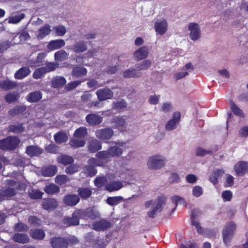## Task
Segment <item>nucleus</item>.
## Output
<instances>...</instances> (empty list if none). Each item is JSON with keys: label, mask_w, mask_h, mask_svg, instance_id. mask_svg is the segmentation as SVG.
Masks as SVG:
<instances>
[{"label": "nucleus", "mask_w": 248, "mask_h": 248, "mask_svg": "<svg viewBox=\"0 0 248 248\" xmlns=\"http://www.w3.org/2000/svg\"><path fill=\"white\" fill-rule=\"evenodd\" d=\"M85 80V79L83 80L82 81L80 80H76L70 82L68 83V84L66 86V89L68 91L73 90L75 89L77 86L79 85L82 82H83Z\"/></svg>", "instance_id": "58"}, {"label": "nucleus", "mask_w": 248, "mask_h": 248, "mask_svg": "<svg viewBox=\"0 0 248 248\" xmlns=\"http://www.w3.org/2000/svg\"><path fill=\"white\" fill-rule=\"evenodd\" d=\"M171 201L174 204H175V206L174 208H173L171 210V213L174 212V211L175 210L176 208L179 203H181L182 202H185V200L184 198L179 196H174L171 197Z\"/></svg>", "instance_id": "56"}, {"label": "nucleus", "mask_w": 248, "mask_h": 248, "mask_svg": "<svg viewBox=\"0 0 248 248\" xmlns=\"http://www.w3.org/2000/svg\"><path fill=\"white\" fill-rule=\"evenodd\" d=\"M230 108L233 113L237 116L244 117L245 114L243 111L234 103V102L230 100Z\"/></svg>", "instance_id": "46"}, {"label": "nucleus", "mask_w": 248, "mask_h": 248, "mask_svg": "<svg viewBox=\"0 0 248 248\" xmlns=\"http://www.w3.org/2000/svg\"><path fill=\"white\" fill-rule=\"evenodd\" d=\"M26 110L25 106H16L8 111V114L11 116H15L21 114Z\"/></svg>", "instance_id": "38"}, {"label": "nucleus", "mask_w": 248, "mask_h": 248, "mask_svg": "<svg viewBox=\"0 0 248 248\" xmlns=\"http://www.w3.org/2000/svg\"><path fill=\"white\" fill-rule=\"evenodd\" d=\"M30 235L34 239L42 240L45 238L46 233L41 229H32L30 230Z\"/></svg>", "instance_id": "22"}, {"label": "nucleus", "mask_w": 248, "mask_h": 248, "mask_svg": "<svg viewBox=\"0 0 248 248\" xmlns=\"http://www.w3.org/2000/svg\"><path fill=\"white\" fill-rule=\"evenodd\" d=\"M96 94L100 101L111 99L114 95L113 92L108 87L99 89L96 91Z\"/></svg>", "instance_id": "7"}, {"label": "nucleus", "mask_w": 248, "mask_h": 248, "mask_svg": "<svg viewBox=\"0 0 248 248\" xmlns=\"http://www.w3.org/2000/svg\"><path fill=\"white\" fill-rule=\"evenodd\" d=\"M78 196L82 200H86L92 194L93 191L89 187H79L77 190Z\"/></svg>", "instance_id": "24"}, {"label": "nucleus", "mask_w": 248, "mask_h": 248, "mask_svg": "<svg viewBox=\"0 0 248 248\" xmlns=\"http://www.w3.org/2000/svg\"><path fill=\"white\" fill-rule=\"evenodd\" d=\"M141 76V73L135 69H128L123 72V76L124 78H139Z\"/></svg>", "instance_id": "31"}, {"label": "nucleus", "mask_w": 248, "mask_h": 248, "mask_svg": "<svg viewBox=\"0 0 248 248\" xmlns=\"http://www.w3.org/2000/svg\"><path fill=\"white\" fill-rule=\"evenodd\" d=\"M57 172V168L54 165L46 167L42 169L41 172L45 177H51L55 175Z\"/></svg>", "instance_id": "26"}, {"label": "nucleus", "mask_w": 248, "mask_h": 248, "mask_svg": "<svg viewBox=\"0 0 248 248\" xmlns=\"http://www.w3.org/2000/svg\"><path fill=\"white\" fill-rule=\"evenodd\" d=\"M41 205L45 210L53 211L57 207L58 204L55 199H45L43 200Z\"/></svg>", "instance_id": "12"}, {"label": "nucleus", "mask_w": 248, "mask_h": 248, "mask_svg": "<svg viewBox=\"0 0 248 248\" xmlns=\"http://www.w3.org/2000/svg\"><path fill=\"white\" fill-rule=\"evenodd\" d=\"M45 149L48 153L56 154L58 152V147L55 144L51 143L46 147Z\"/></svg>", "instance_id": "63"}, {"label": "nucleus", "mask_w": 248, "mask_h": 248, "mask_svg": "<svg viewBox=\"0 0 248 248\" xmlns=\"http://www.w3.org/2000/svg\"><path fill=\"white\" fill-rule=\"evenodd\" d=\"M79 201V197L76 194H67L63 198L65 204L70 206L76 205Z\"/></svg>", "instance_id": "15"}, {"label": "nucleus", "mask_w": 248, "mask_h": 248, "mask_svg": "<svg viewBox=\"0 0 248 248\" xmlns=\"http://www.w3.org/2000/svg\"><path fill=\"white\" fill-rule=\"evenodd\" d=\"M88 134L87 129L84 126H81L77 129L74 133V136L78 139H82L85 137Z\"/></svg>", "instance_id": "40"}, {"label": "nucleus", "mask_w": 248, "mask_h": 248, "mask_svg": "<svg viewBox=\"0 0 248 248\" xmlns=\"http://www.w3.org/2000/svg\"><path fill=\"white\" fill-rule=\"evenodd\" d=\"M54 30L55 31L57 34L60 36H63L66 32V28L62 25L56 26L54 28Z\"/></svg>", "instance_id": "64"}, {"label": "nucleus", "mask_w": 248, "mask_h": 248, "mask_svg": "<svg viewBox=\"0 0 248 248\" xmlns=\"http://www.w3.org/2000/svg\"><path fill=\"white\" fill-rule=\"evenodd\" d=\"M237 225L235 222L231 221L225 224L222 230L223 240L226 246L230 245V242L233 237Z\"/></svg>", "instance_id": "2"}, {"label": "nucleus", "mask_w": 248, "mask_h": 248, "mask_svg": "<svg viewBox=\"0 0 248 248\" xmlns=\"http://www.w3.org/2000/svg\"><path fill=\"white\" fill-rule=\"evenodd\" d=\"M181 113L179 111L174 112L172 118L166 124L167 130H172L175 128L176 124L179 123L181 118Z\"/></svg>", "instance_id": "11"}, {"label": "nucleus", "mask_w": 248, "mask_h": 248, "mask_svg": "<svg viewBox=\"0 0 248 248\" xmlns=\"http://www.w3.org/2000/svg\"><path fill=\"white\" fill-rule=\"evenodd\" d=\"M25 15L23 13H21L19 15L11 16L9 18L8 23L10 24H16L19 23L22 19L25 18Z\"/></svg>", "instance_id": "51"}, {"label": "nucleus", "mask_w": 248, "mask_h": 248, "mask_svg": "<svg viewBox=\"0 0 248 248\" xmlns=\"http://www.w3.org/2000/svg\"><path fill=\"white\" fill-rule=\"evenodd\" d=\"M78 170V167L76 164H70L65 169V172L67 174H73Z\"/></svg>", "instance_id": "59"}, {"label": "nucleus", "mask_w": 248, "mask_h": 248, "mask_svg": "<svg viewBox=\"0 0 248 248\" xmlns=\"http://www.w3.org/2000/svg\"><path fill=\"white\" fill-rule=\"evenodd\" d=\"M26 154L31 157L38 156L43 153V150L37 145H30L26 147Z\"/></svg>", "instance_id": "18"}, {"label": "nucleus", "mask_w": 248, "mask_h": 248, "mask_svg": "<svg viewBox=\"0 0 248 248\" xmlns=\"http://www.w3.org/2000/svg\"><path fill=\"white\" fill-rule=\"evenodd\" d=\"M44 190L48 194H53L59 192L60 187L55 184H51L46 186Z\"/></svg>", "instance_id": "41"}, {"label": "nucleus", "mask_w": 248, "mask_h": 248, "mask_svg": "<svg viewBox=\"0 0 248 248\" xmlns=\"http://www.w3.org/2000/svg\"><path fill=\"white\" fill-rule=\"evenodd\" d=\"M106 181V178L104 176L97 177L94 180V183L96 186L101 187L104 186Z\"/></svg>", "instance_id": "57"}, {"label": "nucleus", "mask_w": 248, "mask_h": 248, "mask_svg": "<svg viewBox=\"0 0 248 248\" xmlns=\"http://www.w3.org/2000/svg\"><path fill=\"white\" fill-rule=\"evenodd\" d=\"M123 186V184L120 181H112L107 185L106 189L112 192L120 189Z\"/></svg>", "instance_id": "37"}, {"label": "nucleus", "mask_w": 248, "mask_h": 248, "mask_svg": "<svg viewBox=\"0 0 248 248\" xmlns=\"http://www.w3.org/2000/svg\"><path fill=\"white\" fill-rule=\"evenodd\" d=\"M85 173L89 176L93 177L97 173V170L94 166L92 165H87L84 168Z\"/></svg>", "instance_id": "52"}, {"label": "nucleus", "mask_w": 248, "mask_h": 248, "mask_svg": "<svg viewBox=\"0 0 248 248\" xmlns=\"http://www.w3.org/2000/svg\"><path fill=\"white\" fill-rule=\"evenodd\" d=\"M80 219L84 220H93L97 217V215L93 209L91 208L77 209Z\"/></svg>", "instance_id": "4"}, {"label": "nucleus", "mask_w": 248, "mask_h": 248, "mask_svg": "<svg viewBox=\"0 0 248 248\" xmlns=\"http://www.w3.org/2000/svg\"><path fill=\"white\" fill-rule=\"evenodd\" d=\"M248 169V162L241 161L237 162L234 167V170L238 175H244Z\"/></svg>", "instance_id": "14"}, {"label": "nucleus", "mask_w": 248, "mask_h": 248, "mask_svg": "<svg viewBox=\"0 0 248 248\" xmlns=\"http://www.w3.org/2000/svg\"><path fill=\"white\" fill-rule=\"evenodd\" d=\"M111 123L114 124L112 126L113 128L120 129L124 127L126 122L125 120L123 117L117 116L113 119Z\"/></svg>", "instance_id": "32"}, {"label": "nucleus", "mask_w": 248, "mask_h": 248, "mask_svg": "<svg viewBox=\"0 0 248 248\" xmlns=\"http://www.w3.org/2000/svg\"><path fill=\"white\" fill-rule=\"evenodd\" d=\"M114 134L113 130L110 128L97 129L95 131L96 137L101 140L110 139Z\"/></svg>", "instance_id": "8"}, {"label": "nucleus", "mask_w": 248, "mask_h": 248, "mask_svg": "<svg viewBox=\"0 0 248 248\" xmlns=\"http://www.w3.org/2000/svg\"><path fill=\"white\" fill-rule=\"evenodd\" d=\"M57 161L59 163L67 166L72 164L74 162V159L73 157L71 156L66 155H62L58 157Z\"/></svg>", "instance_id": "28"}, {"label": "nucleus", "mask_w": 248, "mask_h": 248, "mask_svg": "<svg viewBox=\"0 0 248 248\" xmlns=\"http://www.w3.org/2000/svg\"><path fill=\"white\" fill-rule=\"evenodd\" d=\"M17 87L16 82L10 80L8 79L0 81V88L4 91H9L15 89Z\"/></svg>", "instance_id": "21"}, {"label": "nucleus", "mask_w": 248, "mask_h": 248, "mask_svg": "<svg viewBox=\"0 0 248 248\" xmlns=\"http://www.w3.org/2000/svg\"><path fill=\"white\" fill-rule=\"evenodd\" d=\"M8 130L9 132L14 133H19L24 130V127L22 124L18 123L17 124H11L9 126Z\"/></svg>", "instance_id": "45"}, {"label": "nucleus", "mask_w": 248, "mask_h": 248, "mask_svg": "<svg viewBox=\"0 0 248 248\" xmlns=\"http://www.w3.org/2000/svg\"><path fill=\"white\" fill-rule=\"evenodd\" d=\"M71 49L76 53H82L87 49V45L83 41L76 43L72 46Z\"/></svg>", "instance_id": "27"}, {"label": "nucleus", "mask_w": 248, "mask_h": 248, "mask_svg": "<svg viewBox=\"0 0 248 248\" xmlns=\"http://www.w3.org/2000/svg\"><path fill=\"white\" fill-rule=\"evenodd\" d=\"M111 226L109 221L105 219H101L96 221L93 224V228L97 231H104L108 229Z\"/></svg>", "instance_id": "17"}, {"label": "nucleus", "mask_w": 248, "mask_h": 248, "mask_svg": "<svg viewBox=\"0 0 248 248\" xmlns=\"http://www.w3.org/2000/svg\"><path fill=\"white\" fill-rule=\"evenodd\" d=\"M168 28V24L166 20L157 21L155 24V29L157 33L163 35L165 34Z\"/></svg>", "instance_id": "19"}, {"label": "nucleus", "mask_w": 248, "mask_h": 248, "mask_svg": "<svg viewBox=\"0 0 248 248\" xmlns=\"http://www.w3.org/2000/svg\"><path fill=\"white\" fill-rule=\"evenodd\" d=\"M212 152L210 150H207L202 147H198L196 150V154L197 156H203L207 154H212Z\"/></svg>", "instance_id": "62"}, {"label": "nucleus", "mask_w": 248, "mask_h": 248, "mask_svg": "<svg viewBox=\"0 0 248 248\" xmlns=\"http://www.w3.org/2000/svg\"><path fill=\"white\" fill-rule=\"evenodd\" d=\"M69 145L73 148L82 147L85 144V141L84 140H78L77 139H72L69 142Z\"/></svg>", "instance_id": "50"}, {"label": "nucleus", "mask_w": 248, "mask_h": 248, "mask_svg": "<svg viewBox=\"0 0 248 248\" xmlns=\"http://www.w3.org/2000/svg\"><path fill=\"white\" fill-rule=\"evenodd\" d=\"M95 156L98 159H106L111 157L108 149L106 151H102L96 153Z\"/></svg>", "instance_id": "54"}, {"label": "nucleus", "mask_w": 248, "mask_h": 248, "mask_svg": "<svg viewBox=\"0 0 248 248\" xmlns=\"http://www.w3.org/2000/svg\"><path fill=\"white\" fill-rule=\"evenodd\" d=\"M122 196L109 197L107 199V203L110 206H115L123 201Z\"/></svg>", "instance_id": "48"}, {"label": "nucleus", "mask_w": 248, "mask_h": 248, "mask_svg": "<svg viewBox=\"0 0 248 248\" xmlns=\"http://www.w3.org/2000/svg\"><path fill=\"white\" fill-rule=\"evenodd\" d=\"M156 201V205L147 213L148 216L150 218H154L156 212H160L162 211V205L166 202V197L162 196H159Z\"/></svg>", "instance_id": "6"}, {"label": "nucleus", "mask_w": 248, "mask_h": 248, "mask_svg": "<svg viewBox=\"0 0 248 248\" xmlns=\"http://www.w3.org/2000/svg\"><path fill=\"white\" fill-rule=\"evenodd\" d=\"M188 30L190 31L189 37L193 41L199 39L201 36L200 29L198 24L190 23L188 25Z\"/></svg>", "instance_id": "10"}, {"label": "nucleus", "mask_w": 248, "mask_h": 248, "mask_svg": "<svg viewBox=\"0 0 248 248\" xmlns=\"http://www.w3.org/2000/svg\"><path fill=\"white\" fill-rule=\"evenodd\" d=\"M108 150L111 157L119 156L123 152V149L117 146L110 147Z\"/></svg>", "instance_id": "49"}, {"label": "nucleus", "mask_w": 248, "mask_h": 248, "mask_svg": "<svg viewBox=\"0 0 248 248\" xmlns=\"http://www.w3.org/2000/svg\"><path fill=\"white\" fill-rule=\"evenodd\" d=\"M65 78L63 77H57L52 81V85L54 88L62 87L66 84Z\"/></svg>", "instance_id": "39"}, {"label": "nucleus", "mask_w": 248, "mask_h": 248, "mask_svg": "<svg viewBox=\"0 0 248 248\" xmlns=\"http://www.w3.org/2000/svg\"><path fill=\"white\" fill-rule=\"evenodd\" d=\"M147 165L151 169H159L164 165V160L161 159L159 155L153 156L149 158Z\"/></svg>", "instance_id": "5"}, {"label": "nucleus", "mask_w": 248, "mask_h": 248, "mask_svg": "<svg viewBox=\"0 0 248 248\" xmlns=\"http://www.w3.org/2000/svg\"><path fill=\"white\" fill-rule=\"evenodd\" d=\"M46 68L44 67H41L36 69L32 74V77L35 79L43 78L47 73Z\"/></svg>", "instance_id": "42"}, {"label": "nucleus", "mask_w": 248, "mask_h": 248, "mask_svg": "<svg viewBox=\"0 0 248 248\" xmlns=\"http://www.w3.org/2000/svg\"><path fill=\"white\" fill-rule=\"evenodd\" d=\"M31 73V70L28 66H23L19 69L15 74V78L22 79L27 77Z\"/></svg>", "instance_id": "23"}, {"label": "nucleus", "mask_w": 248, "mask_h": 248, "mask_svg": "<svg viewBox=\"0 0 248 248\" xmlns=\"http://www.w3.org/2000/svg\"><path fill=\"white\" fill-rule=\"evenodd\" d=\"M68 56V54L64 50H60L54 54L55 60L58 62H62L66 60Z\"/></svg>", "instance_id": "44"}, {"label": "nucleus", "mask_w": 248, "mask_h": 248, "mask_svg": "<svg viewBox=\"0 0 248 248\" xmlns=\"http://www.w3.org/2000/svg\"><path fill=\"white\" fill-rule=\"evenodd\" d=\"M51 31L50 27L48 24H46L41 27L38 30V33L36 37L38 40H41L49 34Z\"/></svg>", "instance_id": "29"}, {"label": "nucleus", "mask_w": 248, "mask_h": 248, "mask_svg": "<svg viewBox=\"0 0 248 248\" xmlns=\"http://www.w3.org/2000/svg\"><path fill=\"white\" fill-rule=\"evenodd\" d=\"M42 98V93L40 91H34L30 93L26 97L27 100L30 103L39 102Z\"/></svg>", "instance_id": "25"}, {"label": "nucleus", "mask_w": 248, "mask_h": 248, "mask_svg": "<svg viewBox=\"0 0 248 248\" xmlns=\"http://www.w3.org/2000/svg\"><path fill=\"white\" fill-rule=\"evenodd\" d=\"M65 44V42L63 39L52 40L48 45V48L51 50H55L63 47Z\"/></svg>", "instance_id": "34"}, {"label": "nucleus", "mask_w": 248, "mask_h": 248, "mask_svg": "<svg viewBox=\"0 0 248 248\" xmlns=\"http://www.w3.org/2000/svg\"><path fill=\"white\" fill-rule=\"evenodd\" d=\"M54 139L56 143L61 144L67 141L68 137L63 131H59L54 135Z\"/></svg>", "instance_id": "35"}, {"label": "nucleus", "mask_w": 248, "mask_h": 248, "mask_svg": "<svg viewBox=\"0 0 248 248\" xmlns=\"http://www.w3.org/2000/svg\"><path fill=\"white\" fill-rule=\"evenodd\" d=\"M152 65V62L150 60H144L140 63L136 64L135 67L138 71L145 70L149 69Z\"/></svg>", "instance_id": "47"}, {"label": "nucleus", "mask_w": 248, "mask_h": 248, "mask_svg": "<svg viewBox=\"0 0 248 248\" xmlns=\"http://www.w3.org/2000/svg\"><path fill=\"white\" fill-rule=\"evenodd\" d=\"M19 94L16 92L10 93L5 96L6 102L9 104L17 101L19 98Z\"/></svg>", "instance_id": "43"}, {"label": "nucleus", "mask_w": 248, "mask_h": 248, "mask_svg": "<svg viewBox=\"0 0 248 248\" xmlns=\"http://www.w3.org/2000/svg\"><path fill=\"white\" fill-rule=\"evenodd\" d=\"M4 200L15 196L16 194V190L14 188L6 187L0 189Z\"/></svg>", "instance_id": "33"}, {"label": "nucleus", "mask_w": 248, "mask_h": 248, "mask_svg": "<svg viewBox=\"0 0 248 248\" xmlns=\"http://www.w3.org/2000/svg\"><path fill=\"white\" fill-rule=\"evenodd\" d=\"M149 51L147 46H143L134 53V56L135 60L137 61L146 59L148 55Z\"/></svg>", "instance_id": "16"}, {"label": "nucleus", "mask_w": 248, "mask_h": 248, "mask_svg": "<svg viewBox=\"0 0 248 248\" xmlns=\"http://www.w3.org/2000/svg\"><path fill=\"white\" fill-rule=\"evenodd\" d=\"M13 240L18 243L25 244L29 242L30 238L27 234L17 233L13 236Z\"/></svg>", "instance_id": "30"}, {"label": "nucleus", "mask_w": 248, "mask_h": 248, "mask_svg": "<svg viewBox=\"0 0 248 248\" xmlns=\"http://www.w3.org/2000/svg\"><path fill=\"white\" fill-rule=\"evenodd\" d=\"M20 142V139L16 136H8L0 140V149L3 151H14Z\"/></svg>", "instance_id": "1"}, {"label": "nucleus", "mask_w": 248, "mask_h": 248, "mask_svg": "<svg viewBox=\"0 0 248 248\" xmlns=\"http://www.w3.org/2000/svg\"><path fill=\"white\" fill-rule=\"evenodd\" d=\"M68 180V177L65 175H57L55 178V182L59 185L65 184Z\"/></svg>", "instance_id": "55"}, {"label": "nucleus", "mask_w": 248, "mask_h": 248, "mask_svg": "<svg viewBox=\"0 0 248 248\" xmlns=\"http://www.w3.org/2000/svg\"><path fill=\"white\" fill-rule=\"evenodd\" d=\"M87 70L86 68L81 66H76L73 68L72 75L76 78H79L86 75Z\"/></svg>", "instance_id": "36"}, {"label": "nucleus", "mask_w": 248, "mask_h": 248, "mask_svg": "<svg viewBox=\"0 0 248 248\" xmlns=\"http://www.w3.org/2000/svg\"><path fill=\"white\" fill-rule=\"evenodd\" d=\"M46 56V54L44 52L40 53L38 54L35 62H33V64L31 66H39L43 64V60Z\"/></svg>", "instance_id": "53"}, {"label": "nucleus", "mask_w": 248, "mask_h": 248, "mask_svg": "<svg viewBox=\"0 0 248 248\" xmlns=\"http://www.w3.org/2000/svg\"><path fill=\"white\" fill-rule=\"evenodd\" d=\"M43 193L40 191L35 189L32 190L30 193V197L32 199H40L42 198Z\"/></svg>", "instance_id": "61"}, {"label": "nucleus", "mask_w": 248, "mask_h": 248, "mask_svg": "<svg viewBox=\"0 0 248 248\" xmlns=\"http://www.w3.org/2000/svg\"><path fill=\"white\" fill-rule=\"evenodd\" d=\"M79 219L77 209L72 213V217H65L62 219V223L67 227L72 226H78L79 224Z\"/></svg>", "instance_id": "3"}, {"label": "nucleus", "mask_w": 248, "mask_h": 248, "mask_svg": "<svg viewBox=\"0 0 248 248\" xmlns=\"http://www.w3.org/2000/svg\"><path fill=\"white\" fill-rule=\"evenodd\" d=\"M50 242L53 248H67L68 247L67 240L62 237L52 238Z\"/></svg>", "instance_id": "9"}, {"label": "nucleus", "mask_w": 248, "mask_h": 248, "mask_svg": "<svg viewBox=\"0 0 248 248\" xmlns=\"http://www.w3.org/2000/svg\"><path fill=\"white\" fill-rule=\"evenodd\" d=\"M101 149V142L96 139L92 140L88 142V151L90 153H96Z\"/></svg>", "instance_id": "20"}, {"label": "nucleus", "mask_w": 248, "mask_h": 248, "mask_svg": "<svg viewBox=\"0 0 248 248\" xmlns=\"http://www.w3.org/2000/svg\"><path fill=\"white\" fill-rule=\"evenodd\" d=\"M29 227L23 223L19 222L16 224L15 229L18 232H27L29 230Z\"/></svg>", "instance_id": "60"}, {"label": "nucleus", "mask_w": 248, "mask_h": 248, "mask_svg": "<svg viewBox=\"0 0 248 248\" xmlns=\"http://www.w3.org/2000/svg\"><path fill=\"white\" fill-rule=\"evenodd\" d=\"M86 121L90 125H97L102 122L103 117L95 113H91L87 115Z\"/></svg>", "instance_id": "13"}]
</instances>
